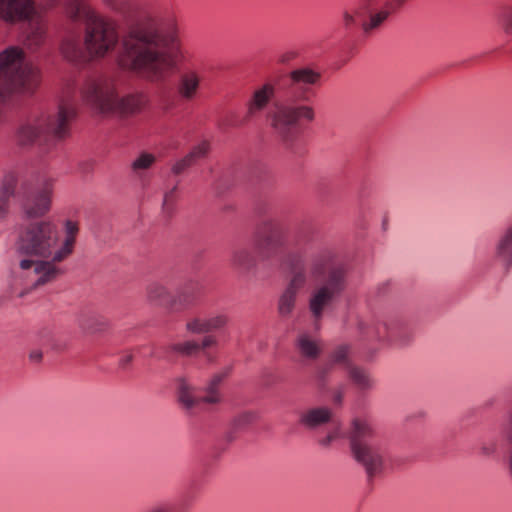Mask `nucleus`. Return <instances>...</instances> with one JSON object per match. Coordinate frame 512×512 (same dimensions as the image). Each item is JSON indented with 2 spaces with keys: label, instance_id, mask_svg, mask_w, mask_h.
Wrapping results in <instances>:
<instances>
[{
  "label": "nucleus",
  "instance_id": "f257e3e1",
  "mask_svg": "<svg viewBox=\"0 0 512 512\" xmlns=\"http://www.w3.org/2000/svg\"><path fill=\"white\" fill-rule=\"evenodd\" d=\"M79 230V221L72 218H65L60 226L52 219L31 225L21 240L20 248L27 255L19 263L22 276L34 287L55 279V264L72 255Z\"/></svg>",
  "mask_w": 512,
  "mask_h": 512
},
{
  "label": "nucleus",
  "instance_id": "f03ea898",
  "mask_svg": "<svg viewBox=\"0 0 512 512\" xmlns=\"http://www.w3.org/2000/svg\"><path fill=\"white\" fill-rule=\"evenodd\" d=\"M123 68L149 78H160L164 72L184 64L189 52L174 35L158 27L147 29L134 43H124Z\"/></svg>",
  "mask_w": 512,
  "mask_h": 512
},
{
  "label": "nucleus",
  "instance_id": "7ed1b4c3",
  "mask_svg": "<svg viewBox=\"0 0 512 512\" xmlns=\"http://www.w3.org/2000/svg\"><path fill=\"white\" fill-rule=\"evenodd\" d=\"M75 115V106L64 102L59 106L56 115H42L22 124L18 130V140L22 145H30L46 140L50 134L62 137L67 131L68 123Z\"/></svg>",
  "mask_w": 512,
  "mask_h": 512
},
{
  "label": "nucleus",
  "instance_id": "20e7f679",
  "mask_svg": "<svg viewBox=\"0 0 512 512\" xmlns=\"http://www.w3.org/2000/svg\"><path fill=\"white\" fill-rule=\"evenodd\" d=\"M35 69L25 51L10 46L0 52V97L22 91L30 83Z\"/></svg>",
  "mask_w": 512,
  "mask_h": 512
},
{
  "label": "nucleus",
  "instance_id": "39448f33",
  "mask_svg": "<svg viewBox=\"0 0 512 512\" xmlns=\"http://www.w3.org/2000/svg\"><path fill=\"white\" fill-rule=\"evenodd\" d=\"M120 35L117 23L100 14H92L87 20L83 45L93 60L105 58L119 44Z\"/></svg>",
  "mask_w": 512,
  "mask_h": 512
},
{
  "label": "nucleus",
  "instance_id": "423d86ee",
  "mask_svg": "<svg viewBox=\"0 0 512 512\" xmlns=\"http://www.w3.org/2000/svg\"><path fill=\"white\" fill-rule=\"evenodd\" d=\"M374 433V427L368 420L361 418L353 420L351 429L352 453L370 476H375L384 469V459L381 452L373 442L369 441Z\"/></svg>",
  "mask_w": 512,
  "mask_h": 512
},
{
  "label": "nucleus",
  "instance_id": "0eeeda50",
  "mask_svg": "<svg viewBox=\"0 0 512 512\" xmlns=\"http://www.w3.org/2000/svg\"><path fill=\"white\" fill-rule=\"evenodd\" d=\"M119 96V85L111 77L91 80L81 90L83 102L96 114L106 117L116 115Z\"/></svg>",
  "mask_w": 512,
  "mask_h": 512
},
{
  "label": "nucleus",
  "instance_id": "6e6552de",
  "mask_svg": "<svg viewBox=\"0 0 512 512\" xmlns=\"http://www.w3.org/2000/svg\"><path fill=\"white\" fill-rule=\"evenodd\" d=\"M267 117L274 130L287 135L299 121H314L315 111L311 106L304 104L282 105L271 111Z\"/></svg>",
  "mask_w": 512,
  "mask_h": 512
},
{
  "label": "nucleus",
  "instance_id": "1a4fd4ad",
  "mask_svg": "<svg viewBox=\"0 0 512 512\" xmlns=\"http://www.w3.org/2000/svg\"><path fill=\"white\" fill-rule=\"evenodd\" d=\"M54 196V185L51 180L43 181L36 194L34 200L25 207V214L29 218L43 217L48 214L52 208Z\"/></svg>",
  "mask_w": 512,
  "mask_h": 512
},
{
  "label": "nucleus",
  "instance_id": "9d476101",
  "mask_svg": "<svg viewBox=\"0 0 512 512\" xmlns=\"http://www.w3.org/2000/svg\"><path fill=\"white\" fill-rule=\"evenodd\" d=\"M34 12L33 0H0V19L7 23L26 20Z\"/></svg>",
  "mask_w": 512,
  "mask_h": 512
},
{
  "label": "nucleus",
  "instance_id": "9b49d317",
  "mask_svg": "<svg viewBox=\"0 0 512 512\" xmlns=\"http://www.w3.org/2000/svg\"><path fill=\"white\" fill-rule=\"evenodd\" d=\"M295 349L306 361H316L323 352V344L317 335L303 331L295 339Z\"/></svg>",
  "mask_w": 512,
  "mask_h": 512
},
{
  "label": "nucleus",
  "instance_id": "f8f14e48",
  "mask_svg": "<svg viewBox=\"0 0 512 512\" xmlns=\"http://www.w3.org/2000/svg\"><path fill=\"white\" fill-rule=\"evenodd\" d=\"M338 290H340L339 282L331 281L329 284L323 285L313 292L309 301V308L315 318L322 316L325 307Z\"/></svg>",
  "mask_w": 512,
  "mask_h": 512
},
{
  "label": "nucleus",
  "instance_id": "ddd939ff",
  "mask_svg": "<svg viewBox=\"0 0 512 512\" xmlns=\"http://www.w3.org/2000/svg\"><path fill=\"white\" fill-rule=\"evenodd\" d=\"M276 87L271 82H266L257 87L249 100L248 113L253 115L256 112L264 110L270 101L274 98Z\"/></svg>",
  "mask_w": 512,
  "mask_h": 512
},
{
  "label": "nucleus",
  "instance_id": "4468645a",
  "mask_svg": "<svg viewBox=\"0 0 512 512\" xmlns=\"http://www.w3.org/2000/svg\"><path fill=\"white\" fill-rule=\"evenodd\" d=\"M495 258L506 268L512 267V222L499 236L494 249Z\"/></svg>",
  "mask_w": 512,
  "mask_h": 512
},
{
  "label": "nucleus",
  "instance_id": "2eb2a0df",
  "mask_svg": "<svg viewBox=\"0 0 512 512\" xmlns=\"http://www.w3.org/2000/svg\"><path fill=\"white\" fill-rule=\"evenodd\" d=\"M175 388L177 399L184 407L190 409L199 404L196 388L188 378L177 377L175 379Z\"/></svg>",
  "mask_w": 512,
  "mask_h": 512
},
{
  "label": "nucleus",
  "instance_id": "dca6fc26",
  "mask_svg": "<svg viewBox=\"0 0 512 512\" xmlns=\"http://www.w3.org/2000/svg\"><path fill=\"white\" fill-rule=\"evenodd\" d=\"M147 298L152 304L166 309L173 308L176 303V295L159 283H152L148 286Z\"/></svg>",
  "mask_w": 512,
  "mask_h": 512
},
{
  "label": "nucleus",
  "instance_id": "f3484780",
  "mask_svg": "<svg viewBox=\"0 0 512 512\" xmlns=\"http://www.w3.org/2000/svg\"><path fill=\"white\" fill-rule=\"evenodd\" d=\"M201 76L198 71L188 69L182 72L179 82V93L185 99H192L196 96L200 87Z\"/></svg>",
  "mask_w": 512,
  "mask_h": 512
},
{
  "label": "nucleus",
  "instance_id": "a211bd4d",
  "mask_svg": "<svg viewBox=\"0 0 512 512\" xmlns=\"http://www.w3.org/2000/svg\"><path fill=\"white\" fill-rule=\"evenodd\" d=\"M224 379V374H215L206 384L203 395L199 397V403L219 404L222 401L220 385Z\"/></svg>",
  "mask_w": 512,
  "mask_h": 512
},
{
  "label": "nucleus",
  "instance_id": "6ab92c4d",
  "mask_svg": "<svg viewBox=\"0 0 512 512\" xmlns=\"http://www.w3.org/2000/svg\"><path fill=\"white\" fill-rule=\"evenodd\" d=\"M331 418V412L327 408L316 407L303 411L300 414V423L307 427H316L326 423Z\"/></svg>",
  "mask_w": 512,
  "mask_h": 512
},
{
  "label": "nucleus",
  "instance_id": "aec40b11",
  "mask_svg": "<svg viewBox=\"0 0 512 512\" xmlns=\"http://www.w3.org/2000/svg\"><path fill=\"white\" fill-rule=\"evenodd\" d=\"M143 105V97L120 92L116 115L126 116L138 112Z\"/></svg>",
  "mask_w": 512,
  "mask_h": 512
},
{
  "label": "nucleus",
  "instance_id": "412c9836",
  "mask_svg": "<svg viewBox=\"0 0 512 512\" xmlns=\"http://www.w3.org/2000/svg\"><path fill=\"white\" fill-rule=\"evenodd\" d=\"M347 374L352 383L360 389H369L372 387L373 381L370 375L361 367L354 364L347 366Z\"/></svg>",
  "mask_w": 512,
  "mask_h": 512
},
{
  "label": "nucleus",
  "instance_id": "4be33fe9",
  "mask_svg": "<svg viewBox=\"0 0 512 512\" xmlns=\"http://www.w3.org/2000/svg\"><path fill=\"white\" fill-rule=\"evenodd\" d=\"M290 78L295 84L315 85L320 79V74L311 68L304 67L293 70Z\"/></svg>",
  "mask_w": 512,
  "mask_h": 512
},
{
  "label": "nucleus",
  "instance_id": "5701e85b",
  "mask_svg": "<svg viewBox=\"0 0 512 512\" xmlns=\"http://www.w3.org/2000/svg\"><path fill=\"white\" fill-rule=\"evenodd\" d=\"M365 14L363 6L345 8L341 13V22L345 29L350 30L358 25L359 19Z\"/></svg>",
  "mask_w": 512,
  "mask_h": 512
},
{
  "label": "nucleus",
  "instance_id": "b1692460",
  "mask_svg": "<svg viewBox=\"0 0 512 512\" xmlns=\"http://www.w3.org/2000/svg\"><path fill=\"white\" fill-rule=\"evenodd\" d=\"M297 293L292 290L285 289L278 301V312L281 316H289L295 306Z\"/></svg>",
  "mask_w": 512,
  "mask_h": 512
},
{
  "label": "nucleus",
  "instance_id": "393cba45",
  "mask_svg": "<svg viewBox=\"0 0 512 512\" xmlns=\"http://www.w3.org/2000/svg\"><path fill=\"white\" fill-rule=\"evenodd\" d=\"M389 17L387 10H379L372 13L367 21L362 23V29L365 33H371L377 30Z\"/></svg>",
  "mask_w": 512,
  "mask_h": 512
},
{
  "label": "nucleus",
  "instance_id": "a878e982",
  "mask_svg": "<svg viewBox=\"0 0 512 512\" xmlns=\"http://www.w3.org/2000/svg\"><path fill=\"white\" fill-rule=\"evenodd\" d=\"M186 330L192 334L208 333L207 316L196 315L187 319Z\"/></svg>",
  "mask_w": 512,
  "mask_h": 512
},
{
  "label": "nucleus",
  "instance_id": "bb28decb",
  "mask_svg": "<svg viewBox=\"0 0 512 512\" xmlns=\"http://www.w3.org/2000/svg\"><path fill=\"white\" fill-rule=\"evenodd\" d=\"M15 193V183L11 180L6 182L0 191V219L4 218L8 213V202Z\"/></svg>",
  "mask_w": 512,
  "mask_h": 512
},
{
  "label": "nucleus",
  "instance_id": "cd10ccee",
  "mask_svg": "<svg viewBox=\"0 0 512 512\" xmlns=\"http://www.w3.org/2000/svg\"><path fill=\"white\" fill-rule=\"evenodd\" d=\"M155 162L156 157L154 154L142 152L133 160L131 168L134 172L138 173L150 169Z\"/></svg>",
  "mask_w": 512,
  "mask_h": 512
},
{
  "label": "nucleus",
  "instance_id": "c85d7f7f",
  "mask_svg": "<svg viewBox=\"0 0 512 512\" xmlns=\"http://www.w3.org/2000/svg\"><path fill=\"white\" fill-rule=\"evenodd\" d=\"M230 321V318L225 313H215L207 316L208 333L224 329Z\"/></svg>",
  "mask_w": 512,
  "mask_h": 512
},
{
  "label": "nucleus",
  "instance_id": "c756f323",
  "mask_svg": "<svg viewBox=\"0 0 512 512\" xmlns=\"http://www.w3.org/2000/svg\"><path fill=\"white\" fill-rule=\"evenodd\" d=\"M350 349L348 346L341 345L334 349L331 354V361L336 364H351L349 362Z\"/></svg>",
  "mask_w": 512,
  "mask_h": 512
},
{
  "label": "nucleus",
  "instance_id": "7c9ffc66",
  "mask_svg": "<svg viewBox=\"0 0 512 512\" xmlns=\"http://www.w3.org/2000/svg\"><path fill=\"white\" fill-rule=\"evenodd\" d=\"M92 14H95L94 12H89L85 5L82 3H76L72 6H70L67 10V16L72 21H79L83 16H88V19Z\"/></svg>",
  "mask_w": 512,
  "mask_h": 512
},
{
  "label": "nucleus",
  "instance_id": "2f4dec72",
  "mask_svg": "<svg viewBox=\"0 0 512 512\" xmlns=\"http://www.w3.org/2000/svg\"><path fill=\"white\" fill-rule=\"evenodd\" d=\"M171 349L174 352L183 354V355H191L199 350V345L197 342L193 340H187L180 343H175L171 346Z\"/></svg>",
  "mask_w": 512,
  "mask_h": 512
},
{
  "label": "nucleus",
  "instance_id": "473e14b6",
  "mask_svg": "<svg viewBox=\"0 0 512 512\" xmlns=\"http://www.w3.org/2000/svg\"><path fill=\"white\" fill-rule=\"evenodd\" d=\"M500 22L504 32L512 37V4L503 8L500 15Z\"/></svg>",
  "mask_w": 512,
  "mask_h": 512
},
{
  "label": "nucleus",
  "instance_id": "72a5a7b5",
  "mask_svg": "<svg viewBox=\"0 0 512 512\" xmlns=\"http://www.w3.org/2000/svg\"><path fill=\"white\" fill-rule=\"evenodd\" d=\"M306 283V273L304 271H296L292 275L290 283L286 289L292 290L295 293L305 285Z\"/></svg>",
  "mask_w": 512,
  "mask_h": 512
},
{
  "label": "nucleus",
  "instance_id": "f704fd0d",
  "mask_svg": "<svg viewBox=\"0 0 512 512\" xmlns=\"http://www.w3.org/2000/svg\"><path fill=\"white\" fill-rule=\"evenodd\" d=\"M209 149H210V145L208 142L206 141H203L199 144H197L192 150L191 152L188 154V156L190 157V159L192 161L196 160V159H199V158H202L204 156H206L209 152Z\"/></svg>",
  "mask_w": 512,
  "mask_h": 512
},
{
  "label": "nucleus",
  "instance_id": "c9c22d12",
  "mask_svg": "<svg viewBox=\"0 0 512 512\" xmlns=\"http://www.w3.org/2000/svg\"><path fill=\"white\" fill-rule=\"evenodd\" d=\"M192 160L188 155H186L184 158L178 160L172 167V171L175 174H180L183 172L187 167H189L192 164Z\"/></svg>",
  "mask_w": 512,
  "mask_h": 512
},
{
  "label": "nucleus",
  "instance_id": "e433bc0d",
  "mask_svg": "<svg viewBox=\"0 0 512 512\" xmlns=\"http://www.w3.org/2000/svg\"><path fill=\"white\" fill-rule=\"evenodd\" d=\"M256 419H257L256 413L252 412V411H248V412H244V413L240 414L237 417L236 421H237L238 425L243 426L246 424L253 423Z\"/></svg>",
  "mask_w": 512,
  "mask_h": 512
},
{
  "label": "nucleus",
  "instance_id": "4c0bfd02",
  "mask_svg": "<svg viewBox=\"0 0 512 512\" xmlns=\"http://www.w3.org/2000/svg\"><path fill=\"white\" fill-rule=\"evenodd\" d=\"M217 343L216 339L213 336H206L202 340V347L208 348L215 346Z\"/></svg>",
  "mask_w": 512,
  "mask_h": 512
},
{
  "label": "nucleus",
  "instance_id": "58836bf2",
  "mask_svg": "<svg viewBox=\"0 0 512 512\" xmlns=\"http://www.w3.org/2000/svg\"><path fill=\"white\" fill-rule=\"evenodd\" d=\"M29 358L33 362H39L42 359V352L40 350H33L30 352Z\"/></svg>",
  "mask_w": 512,
  "mask_h": 512
},
{
  "label": "nucleus",
  "instance_id": "ea45409f",
  "mask_svg": "<svg viewBox=\"0 0 512 512\" xmlns=\"http://www.w3.org/2000/svg\"><path fill=\"white\" fill-rule=\"evenodd\" d=\"M146 512H171V511L167 506L158 505V506H155V507L149 509Z\"/></svg>",
  "mask_w": 512,
  "mask_h": 512
},
{
  "label": "nucleus",
  "instance_id": "a19ab883",
  "mask_svg": "<svg viewBox=\"0 0 512 512\" xmlns=\"http://www.w3.org/2000/svg\"><path fill=\"white\" fill-rule=\"evenodd\" d=\"M481 451H482V453H483V454H485V455H489V454H491V453H492L493 448H488V447H486V446H483V447H481Z\"/></svg>",
  "mask_w": 512,
  "mask_h": 512
},
{
  "label": "nucleus",
  "instance_id": "79ce46f5",
  "mask_svg": "<svg viewBox=\"0 0 512 512\" xmlns=\"http://www.w3.org/2000/svg\"><path fill=\"white\" fill-rule=\"evenodd\" d=\"M393 2L396 6L399 7V6L403 5L406 2V0H393Z\"/></svg>",
  "mask_w": 512,
  "mask_h": 512
},
{
  "label": "nucleus",
  "instance_id": "37998d69",
  "mask_svg": "<svg viewBox=\"0 0 512 512\" xmlns=\"http://www.w3.org/2000/svg\"><path fill=\"white\" fill-rule=\"evenodd\" d=\"M131 360V356H128L125 360L126 363H128Z\"/></svg>",
  "mask_w": 512,
  "mask_h": 512
},
{
  "label": "nucleus",
  "instance_id": "c03bdc74",
  "mask_svg": "<svg viewBox=\"0 0 512 512\" xmlns=\"http://www.w3.org/2000/svg\"><path fill=\"white\" fill-rule=\"evenodd\" d=\"M168 199H169V194H166V195H165V202H167V201H168Z\"/></svg>",
  "mask_w": 512,
  "mask_h": 512
}]
</instances>
